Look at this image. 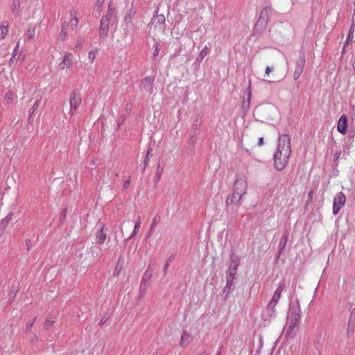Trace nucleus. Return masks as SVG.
Here are the masks:
<instances>
[{
  "instance_id": "1",
  "label": "nucleus",
  "mask_w": 355,
  "mask_h": 355,
  "mask_svg": "<svg viewBox=\"0 0 355 355\" xmlns=\"http://www.w3.org/2000/svg\"><path fill=\"white\" fill-rule=\"evenodd\" d=\"M291 153V139L288 135H283L278 139L277 148L273 156L274 167L277 171H282L286 167Z\"/></svg>"
},
{
  "instance_id": "2",
  "label": "nucleus",
  "mask_w": 355,
  "mask_h": 355,
  "mask_svg": "<svg viewBox=\"0 0 355 355\" xmlns=\"http://www.w3.org/2000/svg\"><path fill=\"white\" fill-rule=\"evenodd\" d=\"M247 183L238 180L235 182L234 192L230 195L226 200L227 205H240L242 196L246 193Z\"/></svg>"
},
{
  "instance_id": "3",
  "label": "nucleus",
  "mask_w": 355,
  "mask_h": 355,
  "mask_svg": "<svg viewBox=\"0 0 355 355\" xmlns=\"http://www.w3.org/2000/svg\"><path fill=\"white\" fill-rule=\"evenodd\" d=\"M286 287V282L285 280H282L281 282H279L277 288H276L272 297L270 302L268 303V307L275 312V309L276 305L277 304L280 297L282 291L284 290Z\"/></svg>"
},
{
  "instance_id": "4",
  "label": "nucleus",
  "mask_w": 355,
  "mask_h": 355,
  "mask_svg": "<svg viewBox=\"0 0 355 355\" xmlns=\"http://www.w3.org/2000/svg\"><path fill=\"white\" fill-rule=\"evenodd\" d=\"M346 196L343 192L338 193L334 198L333 213L337 215L340 209L345 205Z\"/></svg>"
},
{
  "instance_id": "5",
  "label": "nucleus",
  "mask_w": 355,
  "mask_h": 355,
  "mask_svg": "<svg viewBox=\"0 0 355 355\" xmlns=\"http://www.w3.org/2000/svg\"><path fill=\"white\" fill-rule=\"evenodd\" d=\"M301 319L299 311H293L288 318L287 334H291L294 329L298 326Z\"/></svg>"
},
{
  "instance_id": "6",
  "label": "nucleus",
  "mask_w": 355,
  "mask_h": 355,
  "mask_svg": "<svg viewBox=\"0 0 355 355\" xmlns=\"http://www.w3.org/2000/svg\"><path fill=\"white\" fill-rule=\"evenodd\" d=\"M112 15L107 14L103 16L101 20V25L99 28V35L100 37H105L107 35L110 26V21Z\"/></svg>"
},
{
  "instance_id": "7",
  "label": "nucleus",
  "mask_w": 355,
  "mask_h": 355,
  "mask_svg": "<svg viewBox=\"0 0 355 355\" xmlns=\"http://www.w3.org/2000/svg\"><path fill=\"white\" fill-rule=\"evenodd\" d=\"M79 19L80 14L78 11L75 8L71 9L69 12L68 19V26L71 29L74 30L78 26L79 24Z\"/></svg>"
},
{
  "instance_id": "8",
  "label": "nucleus",
  "mask_w": 355,
  "mask_h": 355,
  "mask_svg": "<svg viewBox=\"0 0 355 355\" xmlns=\"http://www.w3.org/2000/svg\"><path fill=\"white\" fill-rule=\"evenodd\" d=\"M165 16L163 14H157L153 17L152 19V26H153V33L155 34V31L164 29V24L165 23Z\"/></svg>"
},
{
  "instance_id": "9",
  "label": "nucleus",
  "mask_w": 355,
  "mask_h": 355,
  "mask_svg": "<svg viewBox=\"0 0 355 355\" xmlns=\"http://www.w3.org/2000/svg\"><path fill=\"white\" fill-rule=\"evenodd\" d=\"M81 102H82L81 98L78 94H74L71 96L70 101H69L70 107H71V109L69 111V114L73 115L76 113L77 109L80 105Z\"/></svg>"
},
{
  "instance_id": "10",
  "label": "nucleus",
  "mask_w": 355,
  "mask_h": 355,
  "mask_svg": "<svg viewBox=\"0 0 355 355\" xmlns=\"http://www.w3.org/2000/svg\"><path fill=\"white\" fill-rule=\"evenodd\" d=\"M347 122H348V119H347V116L345 114H343L338 121V125H337V130L343 134V135H345L346 134L347 132Z\"/></svg>"
},
{
  "instance_id": "11",
  "label": "nucleus",
  "mask_w": 355,
  "mask_h": 355,
  "mask_svg": "<svg viewBox=\"0 0 355 355\" xmlns=\"http://www.w3.org/2000/svg\"><path fill=\"white\" fill-rule=\"evenodd\" d=\"M304 67V60L300 59L297 61L295 71L293 73V78L295 80H297L301 76L302 73L303 72Z\"/></svg>"
},
{
  "instance_id": "12",
  "label": "nucleus",
  "mask_w": 355,
  "mask_h": 355,
  "mask_svg": "<svg viewBox=\"0 0 355 355\" xmlns=\"http://www.w3.org/2000/svg\"><path fill=\"white\" fill-rule=\"evenodd\" d=\"M72 65L71 53H66L63 57V60L60 63L62 70L70 68Z\"/></svg>"
},
{
  "instance_id": "13",
  "label": "nucleus",
  "mask_w": 355,
  "mask_h": 355,
  "mask_svg": "<svg viewBox=\"0 0 355 355\" xmlns=\"http://www.w3.org/2000/svg\"><path fill=\"white\" fill-rule=\"evenodd\" d=\"M355 331V321L352 320V317L349 318L347 325L346 327V337L349 338L352 337Z\"/></svg>"
},
{
  "instance_id": "14",
  "label": "nucleus",
  "mask_w": 355,
  "mask_h": 355,
  "mask_svg": "<svg viewBox=\"0 0 355 355\" xmlns=\"http://www.w3.org/2000/svg\"><path fill=\"white\" fill-rule=\"evenodd\" d=\"M104 229L105 225H103L97 233L96 241L98 244H103L106 239L107 234Z\"/></svg>"
},
{
  "instance_id": "15",
  "label": "nucleus",
  "mask_w": 355,
  "mask_h": 355,
  "mask_svg": "<svg viewBox=\"0 0 355 355\" xmlns=\"http://www.w3.org/2000/svg\"><path fill=\"white\" fill-rule=\"evenodd\" d=\"M153 80H154V78L151 76L146 77L144 79H143V80L141 82V85L146 89H152V85H153Z\"/></svg>"
},
{
  "instance_id": "16",
  "label": "nucleus",
  "mask_w": 355,
  "mask_h": 355,
  "mask_svg": "<svg viewBox=\"0 0 355 355\" xmlns=\"http://www.w3.org/2000/svg\"><path fill=\"white\" fill-rule=\"evenodd\" d=\"M190 336L186 331H183L180 338V345L182 347L187 346L189 343Z\"/></svg>"
},
{
  "instance_id": "17",
  "label": "nucleus",
  "mask_w": 355,
  "mask_h": 355,
  "mask_svg": "<svg viewBox=\"0 0 355 355\" xmlns=\"http://www.w3.org/2000/svg\"><path fill=\"white\" fill-rule=\"evenodd\" d=\"M98 48L95 47L94 49H92L88 53L89 63L92 64L94 62L96 57L98 54Z\"/></svg>"
},
{
  "instance_id": "18",
  "label": "nucleus",
  "mask_w": 355,
  "mask_h": 355,
  "mask_svg": "<svg viewBox=\"0 0 355 355\" xmlns=\"http://www.w3.org/2000/svg\"><path fill=\"white\" fill-rule=\"evenodd\" d=\"M35 34V27L32 26V27H30L28 28V30L25 34V36H26V38L27 39V40L29 41L34 38Z\"/></svg>"
},
{
  "instance_id": "19",
  "label": "nucleus",
  "mask_w": 355,
  "mask_h": 355,
  "mask_svg": "<svg viewBox=\"0 0 355 355\" xmlns=\"http://www.w3.org/2000/svg\"><path fill=\"white\" fill-rule=\"evenodd\" d=\"M135 12L132 9H130L127 13L125 15L124 20L128 24L131 23L134 16H135Z\"/></svg>"
},
{
  "instance_id": "20",
  "label": "nucleus",
  "mask_w": 355,
  "mask_h": 355,
  "mask_svg": "<svg viewBox=\"0 0 355 355\" xmlns=\"http://www.w3.org/2000/svg\"><path fill=\"white\" fill-rule=\"evenodd\" d=\"M140 227H141V220H140V218H139L138 220L136 222V223L135 225L134 230L132 232V234L128 237V239H130L132 237L135 236L137 234Z\"/></svg>"
},
{
  "instance_id": "21",
  "label": "nucleus",
  "mask_w": 355,
  "mask_h": 355,
  "mask_svg": "<svg viewBox=\"0 0 355 355\" xmlns=\"http://www.w3.org/2000/svg\"><path fill=\"white\" fill-rule=\"evenodd\" d=\"M8 26L1 25L0 26V40L3 39L8 33Z\"/></svg>"
},
{
  "instance_id": "22",
  "label": "nucleus",
  "mask_w": 355,
  "mask_h": 355,
  "mask_svg": "<svg viewBox=\"0 0 355 355\" xmlns=\"http://www.w3.org/2000/svg\"><path fill=\"white\" fill-rule=\"evenodd\" d=\"M15 96L14 92L9 90L5 95V99L7 101L8 103H10L13 100Z\"/></svg>"
},
{
  "instance_id": "23",
  "label": "nucleus",
  "mask_w": 355,
  "mask_h": 355,
  "mask_svg": "<svg viewBox=\"0 0 355 355\" xmlns=\"http://www.w3.org/2000/svg\"><path fill=\"white\" fill-rule=\"evenodd\" d=\"M67 28H70L68 24L65 25L63 24L61 31H60V35L63 37H65L67 35Z\"/></svg>"
},
{
  "instance_id": "24",
  "label": "nucleus",
  "mask_w": 355,
  "mask_h": 355,
  "mask_svg": "<svg viewBox=\"0 0 355 355\" xmlns=\"http://www.w3.org/2000/svg\"><path fill=\"white\" fill-rule=\"evenodd\" d=\"M272 70L273 67H267L265 70V75L268 76Z\"/></svg>"
},
{
  "instance_id": "25",
  "label": "nucleus",
  "mask_w": 355,
  "mask_h": 355,
  "mask_svg": "<svg viewBox=\"0 0 355 355\" xmlns=\"http://www.w3.org/2000/svg\"><path fill=\"white\" fill-rule=\"evenodd\" d=\"M159 44H157L155 45V50H154V51L153 53V55L154 56H157L159 54Z\"/></svg>"
},
{
  "instance_id": "26",
  "label": "nucleus",
  "mask_w": 355,
  "mask_h": 355,
  "mask_svg": "<svg viewBox=\"0 0 355 355\" xmlns=\"http://www.w3.org/2000/svg\"><path fill=\"white\" fill-rule=\"evenodd\" d=\"M104 3V0H97L96 1V6L98 7V9H100L101 8V6H103Z\"/></svg>"
},
{
  "instance_id": "27",
  "label": "nucleus",
  "mask_w": 355,
  "mask_h": 355,
  "mask_svg": "<svg viewBox=\"0 0 355 355\" xmlns=\"http://www.w3.org/2000/svg\"><path fill=\"white\" fill-rule=\"evenodd\" d=\"M38 107H39V101H37L34 103V104L33 105V113L34 112V111H35L37 109Z\"/></svg>"
},
{
  "instance_id": "28",
  "label": "nucleus",
  "mask_w": 355,
  "mask_h": 355,
  "mask_svg": "<svg viewBox=\"0 0 355 355\" xmlns=\"http://www.w3.org/2000/svg\"><path fill=\"white\" fill-rule=\"evenodd\" d=\"M84 42V39L82 37H79L77 40V44L81 45ZM78 45H76L77 46Z\"/></svg>"
},
{
  "instance_id": "29",
  "label": "nucleus",
  "mask_w": 355,
  "mask_h": 355,
  "mask_svg": "<svg viewBox=\"0 0 355 355\" xmlns=\"http://www.w3.org/2000/svg\"><path fill=\"white\" fill-rule=\"evenodd\" d=\"M53 323V321H51V320H47L46 322H45V327L46 328H48L51 325H52Z\"/></svg>"
},
{
  "instance_id": "30",
  "label": "nucleus",
  "mask_w": 355,
  "mask_h": 355,
  "mask_svg": "<svg viewBox=\"0 0 355 355\" xmlns=\"http://www.w3.org/2000/svg\"><path fill=\"white\" fill-rule=\"evenodd\" d=\"M263 137H260L259 139L258 146H261L263 145Z\"/></svg>"
},
{
  "instance_id": "31",
  "label": "nucleus",
  "mask_w": 355,
  "mask_h": 355,
  "mask_svg": "<svg viewBox=\"0 0 355 355\" xmlns=\"http://www.w3.org/2000/svg\"><path fill=\"white\" fill-rule=\"evenodd\" d=\"M129 185H130V181L127 180L123 184V188L127 189L129 187Z\"/></svg>"
},
{
  "instance_id": "32",
  "label": "nucleus",
  "mask_w": 355,
  "mask_h": 355,
  "mask_svg": "<svg viewBox=\"0 0 355 355\" xmlns=\"http://www.w3.org/2000/svg\"><path fill=\"white\" fill-rule=\"evenodd\" d=\"M35 319H34V320H33V321L32 322H31V323H29V324H27V326H26V329H31V328L33 327V323H34V322H35Z\"/></svg>"
},
{
  "instance_id": "33",
  "label": "nucleus",
  "mask_w": 355,
  "mask_h": 355,
  "mask_svg": "<svg viewBox=\"0 0 355 355\" xmlns=\"http://www.w3.org/2000/svg\"><path fill=\"white\" fill-rule=\"evenodd\" d=\"M312 194H313V191H310L309 193V200H311V199H312Z\"/></svg>"
},
{
  "instance_id": "34",
  "label": "nucleus",
  "mask_w": 355,
  "mask_h": 355,
  "mask_svg": "<svg viewBox=\"0 0 355 355\" xmlns=\"http://www.w3.org/2000/svg\"><path fill=\"white\" fill-rule=\"evenodd\" d=\"M18 48H19V44H17V45L15 46V49H14L15 55L16 54V51H17Z\"/></svg>"
},
{
  "instance_id": "35",
  "label": "nucleus",
  "mask_w": 355,
  "mask_h": 355,
  "mask_svg": "<svg viewBox=\"0 0 355 355\" xmlns=\"http://www.w3.org/2000/svg\"><path fill=\"white\" fill-rule=\"evenodd\" d=\"M92 165H93V166H94V165H95V161H94V160H93V161L92 162Z\"/></svg>"
},
{
  "instance_id": "36",
  "label": "nucleus",
  "mask_w": 355,
  "mask_h": 355,
  "mask_svg": "<svg viewBox=\"0 0 355 355\" xmlns=\"http://www.w3.org/2000/svg\"><path fill=\"white\" fill-rule=\"evenodd\" d=\"M339 155H340V153H336V157H339Z\"/></svg>"
},
{
  "instance_id": "37",
  "label": "nucleus",
  "mask_w": 355,
  "mask_h": 355,
  "mask_svg": "<svg viewBox=\"0 0 355 355\" xmlns=\"http://www.w3.org/2000/svg\"><path fill=\"white\" fill-rule=\"evenodd\" d=\"M230 276L234 275V273L232 271H230Z\"/></svg>"
},
{
  "instance_id": "38",
  "label": "nucleus",
  "mask_w": 355,
  "mask_h": 355,
  "mask_svg": "<svg viewBox=\"0 0 355 355\" xmlns=\"http://www.w3.org/2000/svg\"><path fill=\"white\" fill-rule=\"evenodd\" d=\"M29 243H31V241H28H28H26V243L27 245H29Z\"/></svg>"
},
{
  "instance_id": "39",
  "label": "nucleus",
  "mask_w": 355,
  "mask_h": 355,
  "mask_svg": "<svg viewBox=\"0 0 355 355\" xmlns=\"http://www.w3.org/2000/svg\"><path fill=\"white\" fill-rule=\"evenodd\" d=\"M29 243H31V241H28H28H26V243L27 245H29Z\"/></svg>"
},
{
  "instance_id": "40",
  "label": "nucleus",
  "mask_w": 355,
  "mask_h": 355,
  "mask_svg": "<svg viewBox=\"0 0 355 355\" xmlns=\"http://www.w3.org/2000/svg\"><path fill=\"white\" fill-rule=\"evenodd\" d=\"M29 243H31V241H28H28H26V243L27 245H29Z\"/></svg>"
},
{
  "instance_id": "41",
  "label": "nucleus",
  "mask_w": 355,
  "mask_h": 355,
  "mask_svg": "<svg viewBox=\"0 0 355 355\" xmlns=\"http://www.w3.org/2000/svg\"><path fill=\"white\" fill-rule=\"evenodd\" d=\"M236 266H235L234 268H233V271H236Z\"/></svg>"
},
{
  "instance_id": "42",
  "label": "nucleus",
  "mask_w": 355,
  "mask_h": 355,
  "mask_svg": "<svg viewBox=\"0 0 355 355\" xmlns=\"http://www.w3.org/2000/svg\"><path fill=\"white\" fill-rule=\"evenodd\" d=\"M149 154H150V150H148L147 155H148Z\"/></svg>"
}]
</instances>
